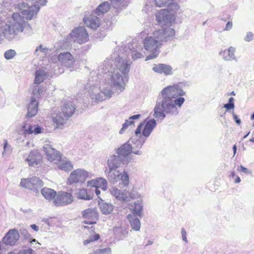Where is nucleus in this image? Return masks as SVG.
<instances>
[{
  "mask_svg": "<svg viewBox=\"0 0 254 254\" xmlns=\"http://www.w3.org/2000/svg\"><path fill=\"white\" fill-rule=\"evenodd\" d=\"M45 49L42 48V45H40L36 50V52H37L38 50H40L41 52H44L45 51Z\"/></svg>",
  "mask_w": 254,
  "mask_h": 254,
  "instance_id": "obj_53",
  "label": "nucleus"
},
{
  "mask_svg": "<svg viewBox=\"0 0 254 254\" xmlns=\"http://www.w3.org/2000/svg\"><path fill=\"white\" fill-rule=\"evenodd\" d=\"M100 235L98 234L95 233L93 236H91L88 239L83 241L84 245H87L92 242L97 241L100 239Z\"/></svg>",
  "mask_w": 254,
  "mask_h": 254,
  "instance_id": "obj_41",
  "label": "nucleus"
},
{
  "mask_svg": "<svg viewBox=\"0 0 254 254\" xmlns=\"http://www.w3.org/2000/svg\"><path fill=\"white\" fill-rule=\"evenodd\" d=\"M111 249L110 248H106L104 249H98L89 254H111Z\"/></svg>",
  "mask_w": 254,
  "mask_h": 254,
  "instance_id": "obj_37",
  "label": "nucleus"
},
{
  "mask_svg": "<svg viewBox=\"0 0 254 254\" xmlns=\"http://www.w3.org/2000/svg\"><path fill=\"white\" fill-rule=\"evenodd\" d=\"M46 75V72L43 69H39L36 71L35 73V78L34 83L36 84H40L42 83L44 77Z\"/></svg>",
  "mask_w": 254,
  "mask_h": 254,
  "instance_id": "obj_29",
  "label": "nucleus"
},
{
  "mask_svg": "<svg viewBox=\"0 0 254 254\" xmlns=\"http://www.w3.org/2000/svg\"><path fill=\"white\" fill-rule=\"evenodd\" d=\"M87 186L91 188H94L97 196L99 197L100 191L99 189L100 188L104 190H106L107 188V182L105 179L99 178L95 180L88 181Z\"/></svg>",
  "mask_w": 254,
  "mask_h": 254,
  "instance_id": "obj_12",
  "label": "nucleus"
},
{
  "mask_svg": "<svg viewBox=\"0 0 254 254\" xmlns=\"http://www.w3.org/2000/svg\"><path fill=\"white\" fill-rule=\"evenodd\" d=\"M142 210V206L138 202L134 203V207L133 208V212L138 215H140Z\"/></svg>",
  "mask_w": 254,
  "mask_h": 254,
  "instance_id": "obj_42",
  "label": "nucleus"
},
{
  "mask_svg": "<svg viewBox=\"0 0 254 254\" xmlns=\"http://www.w3.org/2000/svg\"><path fill=\"white\" fill-rule=\"evenodd\" d=\"M224 108H225L226 109V111H229L231 109H233L235 108V105H233L232 104L230 103H226L223 106Z\"/></svg>",
  "mask_w": 254,
  "mask_h": 254,
  "instance_id": "obj_48",
  "label": "nucleus"
},
{
  "mask_svg": "<svg viewBox=\"0 0 254 254\" xmlns=\"http://www.w3.org/2000/svg\"><path fill=\"white\" fill-rule=\"evenodd\" d=\"M132 152V147L131 145L127 143L123 144L121 147L118 148L117 153L119 155L126 157L130 154Z\"/></svg>",
  "mask_w": 254,
  "mask_h": 254,
  "instance_id": "obj_25",
  "label": "nucleus"
},
{
  "mask_svg": "<svg viewBox=\"0 0 254 254\" xmlns=\"http://www.w3.org/2000/svg\"><path fill=\"white\" fill-rule=\"evenodd\" d=\"M83 228H84V229H91L92 231H94V230H95V228H94V227H93V226H92V227H88V226H84L83 227Z\"/></svg>",
  "mask_w": 254,
  "mask_h": 254,
  "instance_id": "obj_57",
  "label": "nucleus"
},
{
  "mask_svg": "<svg viewBox=\"0 0 254 254\" xmlns=\"http://www.w3.org/2000/svg\"><path fill=\"white\" fill-rule=\"evenodd\" d=\"M21 187L29 190H37L43 186L44 183L36 177L22 179L20 183Z\"/></svg>",
  "mask_w": 254,
  "mask_h": 254,
  "instance_id": "obj_9",
  "label": "nucleus"
},
{
  "mask_svg": "<svg viewBox=\"0 0 254 254\" xmlns=\"http://www.w3.org/2000/svg\"><path fill=\"white\" fill-rule=\"evenodd\" d=\"M241 182V179L239 177L236 176V179L235 180V183H239Z\"/></svg>",
  "mask_w": 254,
  "mask_h": 254,
  "instance_id": "obj_55",
  "label": "nucleus"
},
{
  "mask_svg": "<svg viewBox=\"0 0 254 254\" xmlns=\"http://www.w3.org/2000/svg\"><path fill=\"white\" fill-rule=\"evenodd\" d=\"M62 115L61 112L54 113L52 114V121L55 129L62 127L67 120L65 119L64 116L63 117Z\"/></svg>",
  "mask_w": 254,
  "mask_h": 254,
  "instance_id": "obj_16",
  "label": "nucleus"
},
{
  "mask_svg": "<svg viewBox=\"0 0 254 254\" xmlns=\"http://www.w3.org/2000/svg\"><path fill=\"white\" fill-rule=\"evenodd\" d=\"M236 49L234 47H230L229 49L223 51H221L219 55L222 56L223 59L225 61H235L238 62V59L235 55Z\"/></svg>",
  "mask_w": 254,
  "mask_h": 254,
  "instance_id": "obj_18",
  "label": "nucleus"
},
{
  "mask_svg": "<svg viewBox=\"0 0 254 254\" xmlns=\"http://www.w3.org/2000/svg\"><path fill=\"white\" fill-rule=\"evenodd\" d=\"M77 197L80 199L89 200L92 198V196L88 193L86 190L82 189L78 191Z\"/></svg>",
  "mask_w": 254,
  "mask_h": 254,
  "instance_id": "obj_33",
  "label": "nucleus"
},
{
  "mask_svg": "<svg viewBox=\"0 0 254 254\" xmlns=\"http://www.w3.org/2000/svg\"><path fill=\"white\" fill-rule=\"evenodd\" d=\"M73 196L71 191H60L58 192L57 197L54 201V204L56 206H63L68 205L73 201Z\"/></svg>",
  "mask_w": 254,
  "mask_h": 254,
  "instance_id": "obj_5",
  "label": "nucleus"
},
{
  "mask_svg": "<svg viewBox=\"0 0 254 254\" xmlns=\"http://www.w3.org/2000/svg\"><path fill=\"white\" fill-rule=\"evenodd\" d=\"M156 125V122L154 119L150 120L146 123L144 122L137 127L135 133L136 135L141 134V131L142 130L143 135L146 137L148 136Z\"/></svg>",
  "mask_w": 254,
  "mask_h": 254,
  "instance_id": "obj_10",
  "label": "nucleus"
},
{
  "mask_svg": "<svg viewBox=\"0 0 254 254\" xmlns=\"http://www.w3.org/2000/svg\"><path fill=\"white\" fill-rule=\"evenodd\" d=\"M162 17L163 16H162ZM163 22H164L166 25L165 27H162V29H160V45L164 42H167L172 40L175 33V30L170 26L172 22L167 23L163 19L162 20L160 19V25Z\"/></svg>",
  "mask_w": 254,
  "mask_h": 254,
  "instance_id": "obj_6",
  "label": "nucleus"
},
{
  "mask_svg": "<svg viewBox=\"0 0 254 254\" xmlns=\"http://www.w3.org/2000/svg\"><path fill=\"white\" fill-rule=\"evenodd\" d=\"M161 94L163 97L173 100V99H176L179 97H183L186 95V92L183 89L182 83H179L165 87L162 90Z\"/></svg>",
  "mask_w": 254,
  "mask_h": 254,
  "instance_id": "obj_3",
  "label": "nucleus"
},
{
  "mask_svg": "<svg viewBox=\"0 0 254 254\" xmlns=\"http://www.w3.org/2000/svg\"><path fill=\"white\" fill-rule=\"evenodd\" d=\"M38 103L35 98L32 97L28 107L27 116L29 117L34 116L38 112Z\"/></svg>",
  "mask_w": 254,
  "mask_h": 254,
  "instance_id": "obj_23",
  "label": "nucleus"
},
{
  "mask_svg": "<svg viewBox=\"0 0 254 254\" xmlns=\"http://www.w3.org/2000/svg\"><path fill=\"white\" fill-rule=\"evenodd\" d=\"M181 234L183 240L186 243H188L187 232L184 228H182L181 229Z\"/></svg>",
  "mask_w": 254,
  "mask_h": 254,
  "instance_id": "obj_47",
  "label": "nucleus"
},
{
  "mask_svg": "<svg viewBox=\"0 0 254 254\" xmlns=\"http://www.w3.org/2000/svg\"><path fill=\"white\" fill-rule=\"evenodd\" d=\"M173 0H160V7H165L160 10V15L163 16V20L167 23L175 20L176 13L180 6L173 1Z\"/></svg>",
  "mask_w": 254,
  "mask_h": 254,
  "instance_id": "obj_2",
  "label": "nucleus"
},
{
  "mask_svg": "<svg viewBox=\"0 0 254 254\" xmlns=\"http://www.w3.org/2000/svg\"><path fill=\"white\" fill-rule=\"evenodd\" d=\"M233 150L234 152L233 156L235 155L236 151H237V146L236 145H234L233 146Z\"/></svg>",
  "mask_w": 254,
  "mask_h": 254,
  "instance_id": "obj_56",
  "label": "nucleus"
},
{
  "mask_svg": "<svg viewBox=\"0 0 254 254\" xmlns=\"http://www.w3.org/2000/svg\"><path fill=\"white\" fill-rule=\"evenodd\" d=\"M107 164L109 171H113L114 169H117L118 168V160L117 157L115 156L112 157L108 160Z\"/></svg>",
  "mask_w": 254,
  "mask_h": 254,
  "instance_id": "obj_32",
  "label": "nucleus"
},
{
  "mask_svg": "<svg viewBox=\"0 0 254 254\" xmlns=\"http://www.w3.org/2000/svg\"><path fill=\"white\" fill-rule=\"evenodd\" d=\"M7 144V141H5V143H4V148L5 149L6 147V145Z\"/></svg>",
  "mask_w": 254,
  "mask_h": 254,
  "instance_id": "obj_63",
  "label": "nucleus"
},
{
  "mask_svg": "<svg viewBox=\"0 0 254 254\" xmlns=\"http://www.w3.org/2000/svg\"><path fill=\"white\" fill-rule=\"evenodd\" d=\"M44 150L47 156V159L51 162H55L57 164L58 162L62 158L61 154L56 149L51 147L50 145L46 144L44 147Z\"/></svg>",
  "mask_w": 254,
  "mask_h": 254,
  "instance_id": "obj_15",
  "label": "nucleus"
},
{
  "mask_svg": "<svg viewBox=\"0 0 254 254\" xmlns=\"http://www.w3.org/2000/svg\"><path fill=\"white\" fill-rule=\"evenodd\" d=\"M238 170L239 172H243L246 174H251V171L249 170L247 168H245L242 165H240V166H238Z\"/></svg>",
  "mask_w": 254,
  "mask_h": 254,
  "instance_id": "obj_45",
  "label": "nucleus"
},
{
  "mask_svg": "<svg viewBox=\"0 0 254 254\" xmlns=\"http://www.w3.org/2000/svg\"><path fill=\"white\" fill-rule=\"evenodd\" d=\"M100 208L102 213L108 214L112 212L113 206L107 203H101L100 204Z\"/></svg>",
  "mask_w": 254,
  "mask_h": 254,
  "instance_id": "obj_31",
  "label": "nucleus"
},
{
  "mask_svg": "<svg viewBox=\"0 0 254 254\" xmlns=\"http://www.w3.org/2000/svg\"><path fill=\"white\" fill-rule=\"evenodd\" d=\"M234 98L233 97H230L229 99V101H228V103H231L232 104H233V105H235L234 104Z\"/></svg>",
  "mask_w": 254,
  "mask_h": 254,
  "instance_id": "obj_54",
  "label": "nucleus"
},
{
  "mask_svg": "<svg viewBox=\"0 0 254 254\" xmlns=\"http://www.w3.org/2000/svg\"><path fill=\"white\" fill-rule=\"evenodd\" d=\"M111 194L117 198L120 191L116 188H113L110 190Z\"/></svg>",
  "mask_w": 254,
  "mask_h": 254,
  "instance_id": "obj_46",
  "label": "nucleus"
},
{
  "mask_svg": "<svg viewBox=\"0 0 254 254\" xmlns=\"http://www.w3.org/2000/svg\"><path fill=\"white\" fill-rule=\"evenodd\" d=\"M30 227L35 231H38L39 230L38 227L35 224H32Z\"/></svg>",
  "mask_w": 254,
  "mask_h": 254,
  "instance_id": "obj_52",
  "label": "nucleus"
},
{
  "mask_svg": "<svg viewBox=\"0 0 254 254\" xmlns=\"http://www.w3.org/2000/svg\"><path fill=\"white\" fill-rule=\"evenodd\" d=\"M110 5L107 1H105L100 4L96 8V12L98 14H104L109 11Z\"/></svg>",
  "mask_w": 254,
  "mask_h": 254,
  "instance_id": "obj_30",
  "label": "nucleus"
},
{
  "mask_svg": "<svg viewBox=\"0 0 254 254\" xmlns=\"http://www.w3.org/2000/svg\"><path fill=\"white\" fill-rule=\"evenodd\" d=\"M254 34L251 32H249L247 33V34L244 38V40L246 42H250L254 39Z\"/></svg>",
  "mask_w": 254,
  "mask_h": 254,
  "instance_id": "obj_44",
  "label": "nucleus"
},
{
  "mask_svg": "<svg viewBox=\"0 0 254 254\" xmlns=\"http://www.w3.org/2000/svg\"><path fill=\"white\" fill-rule=\"evenodd\" d=\"M140 116V115H135L130 117L128 120H126V122L123 125V127L122 128L120 132L123 129H126L129 126L133 124L134 122L132 121L133 119H137Z\"/></svg>",
  "mask_w": 254,
  "mask_h": 254,
  "instance_id": "obj_35",
  "label": "nucleus"
},
{
  "mask_svg": "<svg viewBox=\"0 0 254 254\" xmlns=\"http://www.w3.org/2000/svg\"><path fill=\"white\" fill-rule=\"evenodd\" d=\"M35 7V5L29 6L27 4L22 2L16 5L15 8L20 12L24 18L31 20L35 14L34 8Z\"/></svg>",
  "mask_w": 254,
  "mask_h": 254,
  "instance_id": "obj_11",
  "label": "nucleus"
},
{
  "mask_svg": "<svg viewBox=\"0 0 254 254\" xmlns=\"http://www.w3.org/2000/svg\"><path fill=\"white\" fill-rule=\"evenodd\" d=\"M108 174L109 177H110L114 181H116L118 180L121 175V173L118 170H117V169H114L113 171H109Z\"/></svg>",
  "mask_w": 254,
  "mask_h": 254,
  "instance_id": "obj_36",
  "label": "nucleus"
},
{
  "mask_svg": "<svg viewBox=\"0 0 254 254\" xmlns=\"http://www.w3.org/2000/svg\"><path fill=\"white\" fill-rule=\"evenodd\" d=\"M232 26H233L232 22L228 21L226 25V27H225L224 30H227V31L230 30L232 29Z\"/></svg>",
  "mask_w": 254,
  "mask_h": 254,
  "instance_id": "obj_50",
  "label": "nucleus"
},
{
  "mask_svg": "<svg viewBox=\"0 0 254 254\" xmlns=\"http://www.w3.org/2000/svg\"><path fill=\"white\" fill-rule=\"evenodd\" d=\"M153 69L155 71V72H158L159 71V68L157 67H154L153 68Z\"/></svg>",
  "mask_w": 254,
  "mask_h": 254,
  "instance_id": "obj_59",
  "label": "nucleus"
},
{
  "mask_svg": "<svg viewBox=\"0 0 254 254\" xmlns=\"http://www.w3.org/2000/svg\"><path fill=\"white\" fill-rule=\"evenodd\" d=\"M17 15H18V14H17V13H13V15H12V17H13V18H15V17H16Z\"/></svg>",
  "mask_w": 254,
  "mask_h": 254,
  "instance_id": "obj_61",
  "label": "nucleus"
},
{
  "mask_svg": "<svg viewBox=\"0 0 254 254\" xmlns=\"http://www.w3.org/2000/svg\"><path fill=\"white\" fill-rule=\"evenodd\" d=\"M33 250L32 249L25 250L22 251L20 254H32Z\"/></svg>",
  "mask_w": 254,
  "mask_h": 254,
  "instance_id": "obj_51",
  "label": "nucleus"
},
{
  "mask_svg": "<svg viewBox=\"0 0 254 254\" xmlns=\"http://www.w3.org/2000/svg\"><path fill=\"white\" fill-rule=\"evenodd\" d=\"M70 36L75 38L76 41L79 44L85 43L88 40V33L83 27H79L73 30Z\"/></svg>",
  "mask_w": 254,
  "mask_h": 254,
  "instance_id": "obj_13",
  "label": "nucleus"
},
{
  "mask_svg": "<svg viewBox=\"0 0 254 254\" xmlns=\"http://www.w3.org/2000/svg\"><path fill=\"white\" fill-rule=\"evenodd\" d=\"M43 88L40 87L39 85L35 86L34 89L33 91V94L34 95V98H39V96L43 92Z\"/></svg>",
  "mask_w": 254,
  "mask_h": 254,
  "instance_id": "obj_40",
  "label": "nucleus"
},
{
  "mask_svg": "<svg viewBox=\"0 0 254 254\" xmlns=\"http://www.w3.org/2000/svg\"><path fill=\"white\" fill-rule=\"evenodd\" d=\"M22 128L23 129V133L25 134H31L34 133L38 134L41 133L42 128L37 126H32L29 124L24 123L23 124Z\"/></svg>",
  "mask_w": 254,
  "mask_h": 254,
  "instance_id": "obj_19",
  "label": "nucleus"
},
{
  "mask_svg": "<svg viewBox=\"0 0 254 254\" xmlns=\"http://www.w3.org/2000/svg\"><path fill=\"white\" fill-rule=\"evenodd\" d=\"M88 177V173L82 169H77L72 171L67 179L69 184L83 183Z\"/></svg>",
  "mask_w": 254,
  "mask_h": 254,
  "instance_id": "obj_7",
  "label": "nucleus"
},
{
  "mask_svg": "<svg viewBox=\"0 0 254 254\" xmlns=\"http://www.w3.org/2000/svg\"><path fill=\"white\" fill-rule=\"evenodd\" d=\"M83 223L88 225L96 224L99 219L98 213L96 209L88 208L82 211Z\"/></svg>",
  "mask_w": 254,
  "mask_h": 254,
  "instance_id": "obj_8",
  "label": "nucleus"
},
{
  "mask_svg": "<svg viewBox=\"0 0 254 254\" xmlns=\"http://www.w3.org/2000/svg\"><path fill=\"white\" fill-rule=\"evenodd\" d=\"M119 180H121L124 186H127L129 183V176L127 172L124 171L123 175L121 174Z\"/></svg>",
  "mask_w": 254,
  "mask_h": 254,
  "instance_id": "obj_39",
  "label": "nucleus"
},
{
  "mask_svg": "<svg viewBox=\"0 0 254 254\" xmlns=\"http://www.w3.org/2000/svg\"><path fill=\"white\" fill-rule=\"evenodd\" d=\"M250 141L253 142H254V137L250 139Z\"/></svg>",
  "mask_w": 254,
  "mask_h": 254,
  "instance_id": "obj_64",
  "label": "nucleus"
},
{
  "mask_svg": "<svg viewBox=\"0 0 254 254\" xmlns=\"http://www.w3.org/2000/svg\"><path fill=\"white\" fill-rule=\"evenodd\" d=\"M11 27L9 25L5 23L0 25V36H5L6 34H11Z\"/></svg>",
  "mask_w": 254,
  "mask_h": 254,
  "instance_id": "obj_34",
  "label": "nucleus"
},
{
  "mask_svg": "<svg viewBox=\"0 0 254 254\" xmlns=\"http://www.w3.org/2000/svg\"><path fill=\"white\" fill-rule=\"evenodd\" d=\"M174 70L172 67L169 64H160V74H164L166 76L172 75Z\"/></svg>",
  "mask_w": 254,
  "mask_h": 254,
  "instance_id": "obj_28",
  "label": "nucleus"
},
{
  "mask_svg": "<svg viewBox=\"0 0 254 254\" xmlns=\"http://www.w3.org/2000/svg\"><path fill=\"white\" fill-rule=\"evenodd\" d=\"M41 192L46 199L49 201L52 200L53 203L58 193L54 190L46 187L43 188Z\"/></svg>",
  "mask_w": 254,
  "mask_h": 254,
  "instance_id": "obj_22",
  "label": "nucleus"
},
{
  "mask_svg": "<svg viewBox=\"0 0 254 254\" xmlns=\"http://www.w3.org/2000/svg\"><path fill=\"white\" fill-rule=\"evenodd\" d=\"M42 157L38 153L31 152L26 161L30 166H35L41 162Z\"/></svg>",
  "mask_w": 254,
  "mask_h": 254,
  "instance_id": "obj_21",
  "label": "nucleus"
},
{
  "mask_svg": "<svg viewBox=\"0 0 254 254\" xmlns=\"http://www.w3.org/2000/svg\"><path fill=\"white\" fill-rule=\"evenodd\" d=\"M58 163L59 168L65 171H70L73 168V166L70 161L62 160V158L58 162Z\"/></svg>",
  "mask_w": 254,
  "mask_h": 254,
  "instance_id": "obj_27",
  "label": "nucleus"
},
{
  "mask_svg": "<svg viewBox=\"0 0 254 254\" xmlns=\"http://www.w3.org/2000/svg\"><path fill=\"white\" fill-rule=\"evenodd\" d=\"M130 225L135 231H139L140 228V223L139 219L133 214H129L127 216Z\"/></svg>",
  "mask_w": 254,
  "mask_h": 254,
  "instance_id": "obj_26",
  "label": "nucleus"
},
{
  "mask_svg": "<svg viewBox=\"0 0 254 254\" xmlns=\"http://www.w3.org/2000/svg\"><path fill=\"white\" fill-rule=\"evenodd\" d=\"M232 115L235 123L237 125H240L242 123L241 120L238 118V116L236 114H235L234 111L232 112Z\"/></svg>",
  "mask_w": 254,
  "mask_h": 254,
  "instance_id": "obj_49",
  "label": "nucleus"
},
{
  "mask_svg": "<svg viewBox=\"0 0 254 254\" xmlns=\"http://www.w3.org/2000/svg\"><path fill=\"white\" fill-rule=\"evenodd\" d=\"M185 101L184 97H179L173 100L169 98L163 97L161 102L162 111H160V120L164 119L166 115L177 116L179 113L178 108L182 107Z\"/></svg>",
  "mask_w": 254,
  "mask_h": 254,
  "instance_id": "obj_1",
  "label": "nucleus"
},
{
  "mask_svg": "<svg viewBox=\"0 0 254 254\" xmlns=\"http://www.w3.org/2000/svg\"><path fill=\"white\" fill-rule=\"evenodd\" d=\"M230 176L232 178H234L235 176V173L234 171L231 172V173L230 174Z\"/></svg>",
  "mask_w": 254,
  "mask_h": 254,
  "instance_id": "obj_58",
  "label": "nucleus"
},
{
  "mask_svg": "<svg viewBox=\"0 0 254 254\" xmlns=\"http://www.w3.org/2000/svg\"><path fill=\"white\" fill-rule=\"evenodd\" d=\"M61 112L65 119H68L74 113L75 108L71 102H66L64 103L61 108Z\"/></svg>",
  "mask_w": 254,
  "mask_h": 254,
  "instance_id": "obj_17",
  "label": "nucleus"
},
{
  "mask_svg": "<svg viewBox=\"0 0 254 254\" xmlns=\"http://www.w3.org/2000/svg\"><path fill=\"white\" fill-rule=\"evenodd\" d=\"M250 133V131H249L247 134H245V135L243 137V139H245L249 135V134Z\"/></svg>",
  "mask_w": 254,
  "mask_h": 254,
  "instance_id": "obj_60",
  "label": "nucleus"
},
{
  "mask_svg": "<svg viewBox=\"0 0 254 254\" xmlns=\"http://www.w3.org/2000/svg\"><path fill=\"white\" fill-rule=\"evenodd\" d=\"M19 238V234L16 229H10L2 239L3 243L7 245H14Z\"/></svg>",
  "mask_w": 254,
  "mask_h": 254,
  "instance_id": "obj_14",
  "label": "nucleus"
},
{
  "mask_svg": "<svg viewBox=\"0 0 254 254\" xmlns=\"http://www.w3.org/2000/svg\"><path fill=\"white\" fill-rule=\"evenodd\" d=\"M58 58L59 62L65 65L69 63L73 64L74 62L73 57L69 52L60 53Z\"/></svg>",
  "mask_w": 254,
  "mask_h": 254,
  "instance_id": "obj_24",
  "label": "nucleus"
},
{
  "mask_svg": "<svg viewBox=\"0 0 254 254\" xmlns=\"http://www.w3.org/2000/svg\"><path fill=\"white\" fill-rule=\"evenodd\" d=\"M251 119L252 120H254V112L251 115Z\"/></svg>",
  "mask_w": 254,
  "mask_h": 254,
  "instance_id": "obj_62",
  "label": "nucleus"
},
{
  "mask_svg": "<svg viewBox=\"0 0 254 254\" xmlns=\"http://www.w3.org/2000/svg\"><path fill=\"white\" fill-rule=\"evenodd\" d=\"M83 21L87 27L92 29H96L100 25L99 19L92 15H90L89 17H85Z\"/></svg>",
  "mask_w": 254,
  "mask_h": 254,
  "instance_id": "obj_20",
  "label": "nucleus"
},
{
  "mask_svg": "<svg viewBox=\"0 0 254 254\" xmlns=\"http://www.w3.org/2000/svg\"><path fill=\"white\" fill-rule=\"evenodd\" d=\"M127 192H120L119 195H118L117 199L123 201H126L128 200Z\"/></svg>",
  "mask_w": 254,
  "mask_h": 254,
  "instance_id": "obj_43",
  "label": "nucleus"
},
{
  "mask_svg": "<svg viewBox=\"0 0 254 254\" xmlns=\"http://www.w3.org/2000/svg\"><path fill=\"white\" fill-rule=\"evenodd\" d=\"M153 37H147L144 42L145 49L147 51L151 52V54L146 57V60L152 59L157 57L158 53V36H155V35L157 34L154 33Z\"/></svg>",
  "mask_w": 254,
  "mask_h": 254,
  "instance_id": "obj_4",
  "label": "nucleus"
},
{
  "mask_svg": "<svg viewBox=\"0 0 254 254\" xmlns=\"http://www.w3.org/2000/svg\"><path fill=\"white\" fill-rule=\"evenodd\" d=\"M16 55L15 50L10 49L5 52L4 57L6 60H10L13 59Z\"/></svg>",
  "mask_w": 254,
  "mask_h": 254,
  "instance_id": "obj_38",
  "label": "nucleus"
}]
</instances>
